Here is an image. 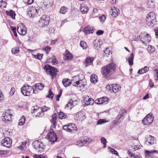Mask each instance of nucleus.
<instances>
[{"label": "nucleus", "instance_id": "nucleus-30", "mask_svg": "<svg viewBox=\"0 0 158 158\" xmlns=\"http://www.w3.org/2000/svg\"><path fill=\"white\" fill-rule=\"evenodd\" d=\"M57 114L55 113L52 115V118L51 120V123L52 125L51 126L53 128H55L56 124V120L57 119Z\"/></svg>", "mask_w": 158, "mask_h": 158}, {"label": "nucleus", "instance_id": "nucleus-13", "mask_svg": "<svg viewBox=\"0 0 158 158\" xmlns=\"http://www.w3.org/2000/svg\"><path fill=\"white\" fill-rule=\"evenodd\" d=\"M10 112V110H7L5 112L3 113L2 118L3 121L5 122L6 123L7 121H10L11 120V114Z\"/></svg>", "mask_w": 158, "mask_h": 158}, {"label": "nucleus", "instance_id": "nucleus-60", "mask_svg": "<svg viewBox=\"0 0 158 158\" xmlns=\"http://www.w3.org/2000/svg\"><path fill=\"white\" fill-rule=\"evenodd\" d=\"M50 109V108L49 107H46L45 106H44L42 108H41L43 113H44V112L47 111L48 110H49Z\"/></svg>", "mask_w": 158, "mask_h": 158}, {"label": "nucleus", "instance_id": "nucleus-43", "mask_svg": "<svg viewBox=\"0 0 158 158\" xmlns=\"http://www.w3.org/2000/svg\"><path fill=\"white\" fill-rule=\"evenodd\" d=\"M43 55L42 54H40L39 53H38L37 55L32 54V56L35 58L40 60L42 59Z\"/></svg>", "mask_w": 158, "mask_h": 158}, {"label": "nucleus", "instance_id": "nucleus-35", "mask_svg": "<svg viewBox=\"0 0 158 158\" xmlns=\"http://www.w3.org/2000/svg\"><path fill=\"white\" fill-rule=\"evenodd\" d=\"M6 13L7 15L10 16L12 19H15L16 14H15V12L13 10H10L9 11H6Z\"/></svg>", "mask_w": 158, "mask_h": 158}, {"label": "nucleus", "instance_id": "nucleus-11", "mask_svg": "<svg viewBox=\"0 0 158 158\" xmlns=\"http://www.w3.org/2000/svg\"><path fill=\"white\" fill-rule=\"evenodd\" d=\"M12 140L9 137H6L3 139L1 142V144L7 148H9L11 146Z\"/></svg>", "mask_w": 158, "mask_h": 158}, {"label": "nucleus", "instance_id": "nucleus-36", "mask_svg": "<svg viewBox=\"0 0 158 158\" xmlns=\"http://www.w3.org/2000/svg\"><path fill=\"white\" fill-rule=\"evenodd\" d=\"M147 50L150 54H152L155 52V49L154 47L151 45H149Z\"/></svg>", "mask_w": 158, "mask_h": 158}, {"label": "nucleus", "instance_id": "nucleus-62", "mask_svg": "<svg viewBox=\"0 0 158 158\" xmlns=\"http://www.w3.org/2000/svg\"><path fill=\"white\" fill-rule=\"evenodd\" d=\"M116 120H114L113 121V124H117L118 123H120L122 121L120 120H118L116 118Z\"/></svg>", "mask_w": 158, "mask_h": 158}, {"label": "nucleus", "instance_id": "nucleus-24", "mask_svg": "<svg viewBox=\"0 0 158 158\" xmlns=\"http://www.w3.org/2000/svg\"><path fill=\"white\" fill-rule=\"evenodd\" d=\"M156 142V140L154 138V137L151 136L149 135L147 137V139L145 142V144L148 143L150 145L153 144Z\"/></svg>", "mask_w": 158, "mask_h": 158}, {"label": "nucleus", "instance_id": "nucleus-55", "mask_svg": "<svg viewBox=\"0 0 158 158\" xmlns=\"http://www.w3.org/2000/svg\"><path fill=\"white\" fill-rule=\"evenodd\" d=\"M106 17L104 15H102L99 18V20L101 23H103L106 19Z\"/></svg>", "mask_w": 158, "mask_h": 158}, {"label": "nucleus", "instance_id": "nucleus-7", "mask_svg": "<svg viewBox=\"0 0 158 158\" xmlns=\"http://www.w3.org/2000/svg\"><path fill=\"white\" fill-rule=\"evenodd\" d=\"M49 23V18L46 15H43L39 20L38 25L41 27H43L47 26Z\"/></svg>", "mask_w": 158, "mask_h": 158}, {"label": "nucleus", "instance_id": "nucleus-56", "mask_svg": "<svg viewBox=\"0 0 158 158\" xmlns=\"http://www.w3.org/2000/svg\"><path fill=\"white\" fill-rule=\"evenodd\" d=\"M63 129L67 132H70L68 124L64 126L63 127Z\"/></svg>", "mask_w": 158, "mask_h": 158}, {"label": "nucleus", "instance_id": "nucleus-19", "mask_svg": "<svg viewBox=\"0 0 158 158\" xmlns=\"http://www.w3.org/2000/svg\"><path fill=\"white\" fill-rule=\"evenodd\" d=\"M73 85L75 86H77L78 89L80 90L84 89L85 85L82 82V80H81L76 81L73 84Z\"/></svg>", "mask_w": 158, "mask_h": 158}, {"label": "nucleus", "instance_id": "nucleus-4", "mask_svg": "<svg viewBox=\"0 0 158 158\" xmlns=\"http://www.w3.org/2000/svg\"><path fill=\"white\" fill-rule=\"evenodd\" d=\"M37 2L38 6L43 10L51 7L53 3V0H46L45 3L42 1L39 2V0H37Z\"/></svg>", "mask_w": 158, "mask_h": 158}, {"label": "nucleus", "instance_id": "nucleus-51", "mask_svg": "<svg viewBox=\"0 0 158 158\" xmlns=\"http://www.w3.org/2000/svg\"><path fill=\"white\" fill-rule=\"evenodd\" d=\"M148 4L150 8H153L155 7V5L152 1H148Z\"/></svg>", "mask_w": 158, "mask_h": 158}, {"label": "nucleus", "instance_id": "nucleus-32", "mask_svg": "<svg viewBox=\"0 0 158 158\" xmlns=\"http://www.w3.org/2000/svg\"><path fill=\"white\" fill-rule=\"evenodd\" d=\"M77 101L76 100L73 101L72 99H71L68 103L66 105V106L65 107V108H67V107L69 108L70 109H71L75 104L74 105V102H76Z\"/></svg>", "mask_w": 158, "mask_h": 158}, {"label": "nucleus", "instance_id": "nucleus-21", "mask_svg": "<svg viewBox=\"0 0 158 158\" xmlns=\"http://www.w3.org/2000/svg\"><path fill=\"white\" fill-rule=\"evenodd\" d=\"M29 10L32 12L33 16H37L39 15V13H40V10L37 9L35 7L30 6L29 7Z\"/></svg>", "mask_w": 158, "mask_h": 158}, {"label": "nucleus", "instance_id": "nucleus-23", "mask_svg": "<svg viewBox=\"0 0 158 158\" xmlns=\"http://www.w3.org/2000/svg\"><path fill=\"white\" fill-rule=\"evenodd\" d=\"M94 28L89 26L85 27L83 30L86 35H88L90 33H93L94 32Z\"/></svg>", "mask_w": 158, "mask_h": 158}, {"label": "nucleus", "instance_id": "nucleus-50", "mask_svg": "<svg viewBox=\"0 0 158 158\" xmlns=\"http://www.w3.org/2000/svg\"><path fill=\"white\" fill-rule=\"evenodd\" d=\"M51 48L48 46H46L45 48H44L42 50L45 51L46 53H48L50 51Z\"/></svg>", "mask_w": 158, "mask_h": 158}, {"label": "nucleus", "instance_id": "nucleus-57", "mask_svg": "<svg viewBox=\"0 0 158 158\" xmlns=\"http://www.w3.org/2000/svg\"><path fill=\"white\" fill-rule=\"evenodd\" d=\"M150 158H152L154 153H158V152L156 150H150Z\"/></svg>", "mask_w": 158, "mask_h": 158}, {"label": "nucleus", "instance_id": "nucleus-54", "mask_svg": "<svg viewBox=\"0 0 158 158\" xmlns=\"http://www.w3.org/2000/svg\"><path fill=\"white\" fill-rule=\"evenodd\" d=\"M113 84L108 85L106 86V88L107 89H109L112 92Z\"/></svg>", "mask_w": 158, "mask_h": 158}, {"label": "nucleus", "instance_id": "nucleus-41", "mask_svg": "<svg viewBox=\"0 0 158 158\" xmlns=\"http://www.w3.org/2000/svg\"><path fill=\"white\" fill-rule=\"evenodd\" d=\"M104 56L108 57L109 55L112 54V52H110L109 48H106L104 51Z\"/></svg>", "mask_w": 158, "mask_h": 158}, {"label": "nucleus", "instance_id": "nucleus-63", "mask_svg": "<svg viewBox=\"0 0 158 158\" xmlns=\"http://www.w3.org/2000/svg\"><path fill=\"white\" fill-rule=\"evenodd\" d=\"M1 6L3 8H6L7 5L6 2L4 1H1Z\"/></svg>", "mask_w": 158, "mask_h": 158}, {"label": "nucleus", "instance_id": "nucleus-28", "mask_svg": "<svg viewBox=\"0 0 158 158\" xmlns=\"http://www.w3.org/2000/svg\"><path fill=\"white\" fill-rule=\"evenodd\" d=\"M80 10L83 14H86L89 10L88 7L85 4H82L81 6Z\"/></svg>", "mask_w": 158, "mask_h": 158}, {"label": "nucleus", "instance_id": "nucleus-52", "mask_svg": "<svg viewBox=\"0 0 158 158\" xmlns=\"http://www.w3.org/2000/svg\"><path fill=\"white\" fill-rule=\"evenodd\" d=\"M53 94L51 91V89H49L48 91V94L47 96V97L51 98L52 99L53 97Z\"/></svg>", "mask_w": 158, "mask_h": 158}, {"label": "nucleus", "instance_id": "nucleus-48", "mask_svg": "<svg viewBox=\"0 0 158 158\" xmlns=\"http://www.w3.org/2000/svg\"><path fill=\"white\" fill-rule=\"evenodd\" d=\"M51 59L52 60V62L53 65H55L58 62L56 60L55 57L54 56H52Z\"/></svg>", "mask_w": 158, "mask_h": 158}, {"label": "nucleus", "instance_id": "nucleus-14", "mask_svg": "<svg viewBox=\"0 0 158 158\" xmlns=\"http://www.w3.org/2000/svg\"><path fill=\"white\" fill-rule=\"evenodd\" d=\"M108 102V99L107 97H103L95 100V103L98 105H106Z\"/></svg>", "mask_w": 158, "mask_h": 158}, {"label": "nucleus", "instance_id": "nucleus-33", "mask_svg": "<svg viewBox=\"0 0 158 158\" xmlns=\"http://www.w3.org/2000/svg\"><path fill=\"white\" fill-rule=\"evenodd\" d=\"M94 59L92 58H86L85 61L84 62L85 64L86 67H87L91 64L93 63V61Z\"/></svg>", "mask_w": 158, "mask_h": 158}, {"label": "nucleus", "instance_id": "nucleus-9", "mask_svg": "<svg viewBox=\"0 0 158 158\" xmlns=\"http://www.w3.org/2000/svg\"><path fill=\"white\" fill-rule=\"evenodd\" d=\"M154 119L152 114L150 113L143 120L142 122L144 125H148L152 123Z\"/></svg>", "mask_w": 158, "mask_h": 158}, {"label": "nucleus", "instance_id": "nucleus-18", "mask_svg": "<svg viewBox=\"0 0 158 158\" xmlns=\"http://www.w3.org/2000/svg\"><path fill=\"white\" fill-rule=\"evenodd\" d=\"M90 143L89 139L85 137L78 141L77 143V145L79 147H81L85 144H88Z\"/></svg>", "mask_w": 158, "mask_h": 158}, {"label": "nucleus", "instance_id": "nucleus-22", "mask_svg": "<svg viewBox=\"0 0 158 158\" xmlns=\"http://www.w3.org/2000/svg\"><path fill=\"white\" fill-rule=\"evenodd\" d=\"M75 118L76 120H77L82 121L85 118V115L84 113L79 112L76 114Z\"/></svg>", "mask_w": 158, "mask_h": 158}, {"label": "nucleus", "instance_id": "nucleus-20", "mask_svg": "<svg viewBox=\"0 0 158 158\" xmlns=\"http://www.w3.org/2000/svg\"><path fill=\"white\" fill-rule=\"evenodd\" d=\"M126 114V111L125 110L122 109L119 111L118 114L116 117V118L122 121L124 119V116Z\"/></svg>", "mask_w": 158, "mask_h": 158}, {"label": "nucleus", "instance_id": "nucleus-44", "mask_svg": "<svg viewBox=\"0 0 158 158\" xmlns=\"http://www.w3.org/2000/svg\"><path fill=\"white\" fill-rule=\"evenodd\" d=\"M150 151H144L145 156L146 158H150Z\"/></svg>", "mask_w": 158, "mask_h": 158}, {"label": "nucleus", "instance_id": "nucleus-5", "mask_svg": "<svg viewBox=\"0 0 158 158\" xmlns=\"http://www.w3.org/2000/svg\"><path fill=\"white\" fill-rule=\"evenodd\" d=\"M33 89V87L30 85L25 84L21 88V92L22 94L26 96H29Z\"/></svg>", "mask_w": 158, "mask_h": 158}, {"label": "nucleus", "instance_id": "nucleus-58", "mask_svg": "<svg viewBox=\"0 0 158 158\" xmlns=\"http://www.w3.org/2000/svg\"><path fill=\"white\" fill-rule=\"evenodd\" d=\"M154 71L155 72V73L154 74V77H156L155 80L156 81H157L158 80V69H156Z\"/></svg>", "mask_w": 158, "mask_h": 158}, {"label": "nucleus", "instance_id": "nucleus-34", "mask_svg": "<svg viewBox=\"0 0 158 158\" xmlns=\"http://www.w3.org/2000/svg\"><path fill=\"white\" fill-rule=\"evenodd\" d=\"M112 92L115 93L120 90L121 87L118 85L113 84Z\"/></svg>", "mask_w": 158, "mask_h": 158}, {"label": "nucleus", "instance_id": "nucleus-47", "mask_svg": "<svg viewBox=\"0 0 158 158\" xmlns=\"http://www.w3.org/2000/svg\"><path fill=\"white\" fill-rule=\"evenodd\" d=\"M108 122V121H106L105 119H100L97 122V125H101L103 123Z\"/></svg>", "mask_w": 158, "mask_h": 158}, {"label": "nucleus", "instance_id": "nucleus-1", "mask_svg": "<svg viewBox=\"0 0 158 158\" xmlns=\"http://www.w3.org/2000/svg\"><path fill=\"white\" fill-rule=\"evenodd\" d=\"M115 64L111 63L102 68V73L103 77L109 79L115 72Z\"/></svg>", "mask_w": 158, "mask_h": 158}, {"label": "nucleus", "instance_id": "nucleus-12", "mask_svg": "<svg viewBox=\"0 0 158 158\" xmlns=\"http://www.w3.org/2000/svg\"><path fill=\"white\" fill-rule=\"evenodd\" d=\"M17 31L20 35H24L26 33V28L22 23H20L18 25Z\"/></svg>", "mask_w": 158, "mask_h": 158}, {"label": "nucleus", "instance_id": "nucleus-53", "mask_svg": "<svg viewBox=\"0 0 158 158\" xmlns=\"http://www.w3.org/2000/svg\"><path fill=\"white\" fill-rule=\"evenodd\" d=\"M26 142L24 143V142L22 143L21 145L19 147V148L21 150H23L25 148V145H26Z\"/></svg>", "mask_w": 158, "mask_h": 158}, {"label": "nucleus", "instance_id": "nucleus-31", "mask_svg": "<svg viewBox=\"0 0 158 158\" xmlns=\"http://www.w3.org/2000/svg\"><path fill=\"white\" fill-rule=\"evenodd\" d=\"M149 70V67L147 66H145L143 68L139 69L138 71V73L140 74H143L146 73Z\"/></svg>", "mask_w": 158, "mask_h": 158}, {"label": "nucleus", "instance_id": "nucleus-10", "mask_svg": "<svg viewBox=\"0 0 158 158\" xmlns=\"http://www.w3.org/2000/svg\"><path fill=\"white\" fill-rule=\"evenodd\" d=\"M37 109H35V108L32 109L31 113H34L35 117L37 118L41 117L43 116L44 114L42 112V109L41 108L38 107V106H35Z\"/></svg>", "mask_w": 158, "mask_h": 158}, {"label": "nucleus", "instance_id": "nucleus-8", "mask_svg": "<svg viewBox=\"0 0 158 158\" xmlns=\"http://www.w3.org/2000/svg\"><path fill=\"white\" fill-rule=\"evenodd\" d=\"M139 37L140 40L144 44L148 43L151 40V37L148 34L141 33Z\"/></svg>", "mask_w": 158, "mask_h": 158}, {"label": "nucleus", "instance_id": "nucleus-16", "mask_svg": "<svg viewBox=\"0 0 158 158\" xmlns=\"http://www.w3.org/2000/svg\"><path fill=\"white\" fill-rule=\"evenodd\" d=\"M44 85L40 83L36 84L33 86V93L36 94L38 93V90H42L44 88Z\"/></svg>", "mask_w": 158, "mask_h": 158}, {"label": "nucleus", "instance_id": "nucleus-29", "mask_svg": "<svg viewBox=\"0 0 158 158\" xmlns=\"http://www.w3.org/2000/svg\"><path fill=\"white\" fill-rule=\"evenodd\" d=\"M134 55L133 53H131L130 55H129L128 56V58H127L129 64L131 66L133 64V59H134Z\"/></svg>", "mask_w": 158, "mask_h": 158}, {"label": "nucleus", "instance_id": "nucleus-42", "mask_svg": "<svg viewBox=\"0 0 158 158\" xmlns=\"http://www.w3.org/2000/svg\"><path fill=\"white\" fill-rule=\"evenodd\" d=\"M80 45L84 49H86L87 46L86 43L83 40L81 41Z\"/></svg>", "mask_w": 158, "mask_h": 158}, {"label": "nucleus", "instance_id": "nucleus-2", "mask_svg": "<svg viewBox=\"0 0 158 158\" xmlns=\"http://www.w3.org/2000/svg\"><path fill=\"white\" fill-rule=\"evenodd\" d=\"M146 21L148 26L152 27L157 21L155 13L153 12H150L147 16Z\"/></svg>", "mask_w": 158, "mask_h": 158}, {"label": "nucleus", "instance_id": "nucleus-61", "mask_svg": "<svg viewBox=\"0 0 158 158\" xmlns=\"http://www.w3.org/2000/svg\"><path fill=\"white\" fill-rule=\"evenodd\" d=\"M141 146L140 145H135L133 146L134 150H138L141 148Z\"/></svg>", "mask_w": 158, "mask_h": 158}, {"label": "nucleus", "instance_id": "nucleus-45", "mask_svg": "<svg viewBox=\"0 0 158 158\" xmlns=\"http://www.w3.org/2000/svg\"><path fill=\"white\" fill-rule=\"evenodd\" d=\"M19 51V48L18 47H15L13 48L11 50V52L13 54L17 53Z\"/></svg>", "mask_w": 158, "mask_h": 158}, {"label": "nucleus", "instance_id": "nucleus-25", "mask_svg": "<svg viewBox=\"0 0 158 158\" xmlns=\"http://www.w3.org/2000/svg\"><path fill=\"white\" fill-rule=\"evenodd\" d=\"M73 58L72 54L70 53L68 50H66L64 56V59L65 60H69Z\"/></svg>", "mask_w": 158, "mask_h": 158}, {"label": "nucleus", "instance_id": "nucleus-49", "mask_svg": "<svg viewBox=\"0 0 158 158\" xmlns=\"http://www.w3.org/2000/svg\"><path fill=\"white\" fill-rule=\"evenodd\" d=\"M101 142L104 145V148H105L106 147V139L103 137H102L101 138Z\"/></svg>", "mask_w": 158, "mask_h": 158}, {"label": "nucleus", "instance_id": "nucleus-40", "mask_svg": "<svg viewBox=\"0 0 158 158\" xmlns=\"http://www.w3.org/2000/svg\"><path fill=\"white\" fill-rule=\"evenodd\" d=\"M25 118L24 116H23L19 120V125L20 126L23 125L25 123Z\"/></svg>", "mask_w": 158, "mask_h": 158}, {"label": "nucleus", "instance_id": "nucleus-15", "mask_svg": "<svg viewBox=\"0 0 158 158\" xmlns=\"http://www.w3.org/2000/svg\"><path fill=\"white\" fill-rule=\"evenodd\" d=\"M47 137L50 141L53 143L56 141L57 139L56 135L52 131L49 132L47 136Z\"/></svg>", "mask_w": 158, "mask_h": 158}, {"label": "nucleus", "instance_id": "nucleus-59", "mask_svg": "<svg viewBox=\"0 0 158 158\" xmlns=\"http://www.w3.org/2000/svg\"><path fill=\"white\" fill-rule=\"evenodd\" d=\"M109 149H110V151L112 154L115 155H117L118 154L117 151H116L114 149L111 148H109Z\"/></svg>", "mask_w": 158, "mask_h": 158}, {"label": "nucleus", "instance_id": "nucleus-26", "mask_svg": "<svg viewBox=\"0 0 158 158\" xmlns=\"http://www.w3.org/2000/svg\"><path fill=\"white\" fill-rule=\"evenodd\" d=\"M62 83L65 87H68L71 84L73 85L74 82L73 80L71 81L70 80L66 78L63 80Z\"/></svg>", "mask_w": 158, "mask_h": 158}, {"label": "nucleus", "instance_id": "nucleus-39", "mask_svg": "<svg viewBox=\"0 0 158 158\" xmlns=\"http://www.w3.org/2000/svg\"><path fill=\"white\" fill-rule=\"evenodd\" d=\"M68 10V9L67 7L65 6H63L61 7L60 9V13L64 14L67 12Z\"/></svg>", "mask_w": 158, "mask_h": 158}, {"label": "nucleus", "instance_id": "nucleus-46", "mask_svg": "<svg viewBox=\"0 0 158 158\" xmlns=\"http://www.w3.org/2000/svg\"><path fill=\"white\" fill-rule=\"evenodd\" d=\"M58 114L60 119H63L65 118V115L62 112H59Z\"/></svg>", "mask_w": 158, "mask_h": 158}, {"label": "nucleus", "instance_id": "nucleus-17", "mask_svg": "<svg viewBox=\"0 0 158 158\" xmlns=\"http://www.w3.org/2000/svg\"><path fill=\"white\" fill-rule=\"evenodd\" d=\"M84 100V102L85 106L92 105L94 103V100L88 96H85Z\"/></svg>", "mask_w": 158, "mask_h": 158}, {"label": "nucleus", "instance_id": "nucleus-37", "mask_svg": "<svg viewBox=\"0 0 158 158\" xmlns=\"http://www.w3.org/2000/svg\"><path fill=\"white\" fill-rule=\"evenodd\" d=\"M69 131L70 132H73L74 131L76 130V127L75 125L73 123L68 124Z\"/></svg>", "mask_w": 158, "mask_h": 158}, {"label": "nucleus", "instance_id": "nucleus-3", "mask_svg": "<svg viewBox=\"0 0 158 158\" xmlns=\"http://www.w3.org/2000/svg\"><path fill=\"white\" fill-rule=\"evenodd\" d=\"M44 68L47 73L48 74L51 75L52 79L56 77L57 70V69L55 68V67L47 64L45 65Z\"/></svg>", "mask_w": 158, "mask_h": 158}, {"label": "nucleus", "instance_id": "nucleus-6", "mask_svg": "<svg viewBox=\"0 0 158 158\" xmlns=\"http://www.w3.org/2000/svg\"><path fill=\"white\" fill-rule=\"evenodd\" d=\"M32 144L35 150L38 152H41L44 150V146L42 142L35 140L33 143Z\"/></svg>", "mask_w": 158, "mask_h": 158}, {"label": "nucleus", "instance_id": "nucleus-64", "mask_svg": "<svg viewBox=\"0 0 158 158\" xmlns=\"http://www.w3.org/2000/svg\"><path fill=\"white\" fill-rule=\"evenodd\" d=\"M104 33V31L102 30H98L96 32V34L98 35H102Z\"/></svg>", "mask_w": 158, "mask_h": 158}, {"label": "nucleus", "instance_id": "nucleus-27", "mask_svg": "<svg viewBox=\"0 0 158 158\" xmlns=\"http://www.w3.org/2000/svg\"><path fill=\"white\" fill-rule=\"evenodd\" d=\"M111 10L112 11V15L113 17H116L118 15L119 10L118 8H116L115 7H112Z\"/></svg>", "mask_w": 158, "mask_h": 158}, {"label": "nucleus", "instance_id": "nucleus-38", "mask_svg": "<svg viewBox=\"0 0 158 158\" xmlns=\"http://www.w3.org/2000/svg\"><path fill=\"white\" fill-rule=\"evenodd\" d=\"M90 81L94 84L96 83L97 82V76L95 75H91L90 77Z\"/></svg>", "mask_w": 158, "mask_h": 158}]
</instances>
